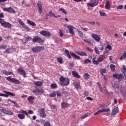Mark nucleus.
I'll use <instances>...</instances> for the list:
<instances>
[{
  "label": "nucleus",
  "mask_w": 126,
  "mask_h": 126,
  "mask_svg": "<svg viewBox=\"0 0 126 126\" xmlns=\"http://www.w3.org/2000/svg\"><path fill=\"white\" fill-rule=\"evenodd\" d=\"M49 97H50V98H54V97H56V92L51 93L49 94Z\"/></svg>",
  "instance_id": "nucleus-43"
},
{
  "label": "nucleus",
  "mask_w": 126,
  "mask_h": 126,
  "mask_svg": "<svg viewBox=\"0 0 126 126\" xmlns=\"http://www.w3.org/2000/svg\"><path fill=\"white\" fill-rule=\"evenodd\" d=\"M3 93H5V94H6V95H8V96H12L13 97H14V96H15V94H13V93H11L10 92H6L5 91H4Z\"/></svg>",
  "instance_id": "nucleus-25"
},
{
  "label": "nucleus",
  "mask_w": 126,
  "mask_h": 126,
  "mask_svg": "<svg viewBox=\"0 0 126 126\" xmlns=\"http://www.w3.org/2000/svg\"><path fill=\"white\" fill-rule=\"evenodd\" d=\"M75 87L76 89H79V88H80V84H79V83H76L75 84Z\"/></svg>",
  "instance_id": "nucleus-54"
},
{
  "label": "nucleus",
  "mask_w": 126,
  "mask_h": 126,
  "mask_svg": "<svg viewBox=\"0 0 126 126\" xmlns=\"http://www.w3.org/2000/svg\"><path fill=\"white\" fill-rule=\"evenodd\" d=\"M32 42L33 43H39V44H43V43H44L45 41L40 37L35 36L33 37Z\"/></svg>",
  "instance_id": "nucleus-7"
},
{
  "label": "nucleus",
  "mask_w": 126,
  "mask_h": 126,
  "mask_svg": "<svg viewBox=\"0 0 126 126\" xmlns=\"http://www.w3.org/2000/svg\"><path fill=\"white\" fill-rule=\"evenodd\" d=\"M66 28L69 29V32L70 34H71V35H74V31L73 29H74V27H72L70 25H68L66 26Z\"/></svg>",
  "instance_id": "nucleus-16"
},
{
  "label": "nucleus",
  "mask_w": 126,
  "mask_h": 126,
  "mask_svg": "<svg viewBox=\"0 0 126 126\" xmlns=\"http://www.w3.org/2000/svg\"><path fill=\"white\" fill-rule=\"evenodd\" d=\"M19 114H18V117L20 120H23L25 119V115L26 116H28V112H26V111L24 110H20L19 112Z\"/></svg>",
  "instance_id": "nucleus-4"
},
{
  "label": "nucleus",
  "mask_w": 126,
  "mask_h": 126,
  "mask_svg": "<svg viewBox=\"0 0 126 126\" xmlns=\"http://www.w3.org/2000/svg\"><path fill=\"white\" fill-rule=\"evenodd\" d=\"M84 77L85 79H89V78H90V75L88 73H86L84 75Z\"/></svg>",
  "instance_id": "nucleus-36"
},
{
  "label": "nucleus",
  "mask_w": 126,
  "mask_h": 126,
  "mask_svg": "<svg viewBox=\"0 0 126 126\" xmlns=\"http://www.w3.org/2000/svg\"><path fill=\"white\" fill-rule=\"evenodd\" d=\"M100 47L99 48L100 51H104V46L101 45H99Z\"/></svg>",
  "instance_id": "nucleus-60"
},
{
  "label": "nucleus",
  "mask_w": 126,
  "mask_h": 126,
  "mask_svg": "<svg viewBox=\"0 0 126 126\" xmlns=\"http://www.w3.org/2000/svg\"><path fill=\"white\" fill-rule=\"evenodd\" d=\"M0 23L1 24V25L3 26L4 23H5V22L4 21V20H3V19L0 18Z\"/></svg>",
  "instance_id": "nucleus-48"
},
{
  "label": "nucleus",
  "mask_w": 126,
  "mask_h": 126,
  "mask_svg": "<svg viewBox=\"0 0 126 126\" xmlns=\"http://www.w3.org/2000/svg\"><path fill=\"white\" fill-rule=\"evenodd\" d=\"M57 61L59 63H63V58L62 57L60 58H57Z\"/></svg>",
  "instance_id": "nucleus-41"
},
{
  "label": "nucleus",
  "mask_w": 126,
  "mask_h": 126,
  "mask_svg": "<svg viewBox=\"0 0 126 126\" xmlns=\"http://www.w3.org/2000/svg\"><path fill=\"white\" fill-rule=\"evenodd\" d=\"M40 34L44 37H50L51 36V33L47 31H41Z\"/></svg>",
  "instance_id": "nucleus-14"
},
{
  "label": "nucleus",
  "mask_w": 126,
  "mask_h": 126,
  "mask_svg": "<svg viewBox=\"0 0 126 126\" xmlns=\"http://www.w3.org/2000/svg\"><path fill=\"white\" fill-rule=\"evenodd\" d=\"M105 8L108 10L111 9V4H110V1H107L105 4Z\"/></svg>",
  "instance_id": "nucleus-23"
},
{
  "label": "nucleus",
  "mask_w": 126,
  "mask_h": 126,
  "mask_svg": "<svg viewBox=\"0 0 126 126\" xmlns=\"http://www.w3.org/2000/svg\"><path fill=\"white\" fill-rule=\"evenodd\" d=\"M32 93H33V94H35V95H37V94H38V91H37L36 89L35 90H33L32 91Z\"/></svg>",
  "instance_id": "nucleus-57"
},
{
  "label": "nucleus",
  "mask_w": 126,
  "mask_h": 126,
  "mask_svg": "<svg viewBox=\"0 0 126 126\" xmlns=\"http://www.w3.org/2000/svg\"><path fill=\"white\" fill-rule=\"evenodd\" d=\"M101 113H102V110H101H101H98L97 112L94 113V115H99V114H101Z\"/></svg>",
  "instance_id": "nucleus-56"
},
{
  "label": "nucleus",
  "mask_w": 126,
  "mask_h": 126,
  "mask_svg": "<svg viewBox=\"0 0 126 126\" xmlns=\"http://www.w3.org/2000/svg\"><path fill=\"white\" fill-rule=\"evenodd\" d=\"M37 5L38 7V12L40 14H41V13H42V5L41 1H38L37 3Z\"/></svg>",
  "instance_id": "nucleus-17"
},
{
  "label": "nucleus",
  "mask_w": 126,
  "mask_h": 126,
  "mask_svg": "<svg viewBox=\"0 0 126 126\" xmlns=\"http://www.w3.org/2000/svg\"><path fill=\"white\" fill-rule=\"evenodd\" d=\"M56 94H57V96L58 97H61V96H62V95H63V94H62V93H61L59 91H57L56 92Z\"/></svg>",
  "instance_id": "nucleus-55"
},
{
  "label": "nucleus",
  "mask_w": 126,
  "mask_h": 126,
  "mask_svg": "<svg viewBox=\"0 0 126 126\" xmlns=\"http://www.w3.org/2000/svg\"><path fill=\"white\" fill-rule=\"evenodd\" d=\"M34 85L36 87V86H37V87H40L41 86H42L43 85V82L40 81H37L35 83H34Z\"/></svg>",
  "instance_id": "nucleus-22"
},
{
  "label": "nucleus",
  "mask_w": 126,
  "mask_h": 126,
  "mask_svg": "<svg viewBox=\"0 0 126 126\" xmlns=\"http://www.w3.org/2000/svg\"><path fill=\"white\" fill-rule=\"evenodd\" d=\"M59 11H62L63 13L64 14H67V13H66V11H65V10L63 9V8H61L59 9Z\"/></svg>",
  "instance_id": "nucleus-44"
},
{
  "label": "nucleus",
  "mask_w": 126,
  "mask_h": 126,
  "mask_svg": "<svg viewBox=\"0 0 126 126\" xmlns=\"http://www.w3.org/2000/svg\"><path fill=\"white\" fill-rule=\"evenodd\" d=\"M50 87L52 89H56V88L58 87V85H57V84H51Z\"/></svg>",
  "instance_id": "nucleus-40"
},
{
  "label": "nucleus",
  "mask_w": 126,
  "mask_h": 126,
  "mask_svg": "<svg viewBox=\"0 0 126 126\" xmlns=\"http://www.w3.org/2000/svg\"><path fill=\"white\" fill-rule=\"evenodd\" d=\"M87 117H88V114H86L82 116L81 117V119H85L86 118H87Z\"/></svg>",
  "instance_id": "nucleus-58"
},
{
  "label": "nucleus",
  "mask_w": 126,
  "mask_h": 126,
  "mask_svg": "<svg viewBox=\"0 0 126 126\" xmlns=\"http://www.w3.org/2000/svg\"><path fill=\"white\" fill-rule=\"evenodd\" d=\"M18 21L19 24H20V25H21L22 26H23L24 25H25V24L23 23V22L22 21V20H21V19H18Z\"/></svg>",
  "instance_id": "nucleus-42"
},
{
  "label": "nucleus",
  "mask_w": 126,
  "mask_h": 126,
  "mask_svg": "<svg viewBox=\"0 0 126 126\" xmlns=\"http://www.w3.org/2000/svg\"><path fill=\"white\" fill-rule=\"evenodd\" d=\"M112 87H113V88L117 89L119 88V87H120V86H119V85H118V84L117 83H114V85H112Z\"/></svg>",
  "instance_id": "nucleus-49"
},
{
  "label": "nucleus",
  "mask_w": 126,
  "mask_h": 126,
  "mask_svg": "<svg viewBox=\"0 0 126 126\" xmlns=\"http://www.w3.org/2000/svg\"><path fill=\"white\" fill-rule=\"evenodd\" d=\"M17 71L20 75H22L23 77H26V72L22 68V67H20L17 69Z\"/></svg>",
  "instance_id": "nucleus-11"
},
{
  "label": "nucleus",
  "mask_w": 126,
  "mask_h": 126,
  "mask_svg": "<svg viewBox=\"0 0 126 126\" xmlns=\"http://www.w3.org/2000/svg\"><path fill=\"white\" fill-rule=\"evenodd\" d=\"M91 37L93 39H94V41L96 42H99V41L101 40V37L100 36H98V34L95 33H92Z\"/></svg>",
  "instance_id": "nucleus-12"
},
{
  "label": "nucleus",
  "mask_w": 126,
  "mask_h": 126,
  "mask_svg": "<svg viewBox=\"0 0 126 126\" xmlns=\"http://www.w3.org/2000/svg\"><path fill=\"white\" fill-rule=\"evenodd\" d=\"M125 59H126V51L124 52L123 56H122L120 58V60H121V61H123V60H125Z\"/></svg>",
  "instance_id": "nucleus-31"
},
{
  "label": "nucleus",
  "mask_w": 126,
  "mask_h": 126,
  "mask_svg": "<svg viewBox=\"0 0 126 126\" xmlns=\"http://www.w3.org/2000/svg\"><path fill=\"white\" fill-rule=\"evenodd\" d=\"M99 14H100V16H107V15L106 14V13L105 12H102V11H99Z\"/></svg>",
  "instance_id": "nucleus-47"
},
{
  "label": "nucleus",
  "mask_w": 126,
  "mask_h": 126,
  "mask_svg": "<svg viewBox=\"0 0 126 126\" xmlns=\"http://www.w3.org/2000/svg\"><path fill=\"white\" fill-rule=\"evenodd\" d=\"M60 81V85L63 86H67L69 85L70 80L68 78H64L63 76H61L59 78Z\"/></svg>",
  "instance_id": "nucleus-2"
},
{
  "label": "nucleus",
  "mask_w": 126,
  "mask_h": 126,
  "mask_svg": "<svg viewBox=\"0 0 126 126\" xmlns=\"http://www.w3.org/2000/svg\"><path fill=\"white\" fill-rule=\"evenodd\" d=\"M118 113H119V107H116L112 110L111 115V116H115V115L118 114Z\"/></svg>",
  "instance_id": "nucleus-18"
},
{
  "label": "nucleus",
  "mask_w": 126,
  "mask_h": 126,
  "mask_svg": "<svg viewBox=\"0 0 126 126\" xmlns=\"http://www.w3.org/2000/svg\"><path fill=\"white\" fill-rule=\"evenodd\" d=\"M0 96H2V97H8V95L6 94H0Z\"/></svg>",
  "instance_id": "nucleus-59"
},
{
  "label": "nucleus",
  "mask_w": 126,
  "mask_h": 126,
  "mask_svg": "<svg viewBox=\"0 0 126 126\" xmlns=\"http://www.w3.org/2000/svg\"><path fill=\"white\" fill-rule=\"evenodd\" d=\"M98 4V1L97 0H92L91 3H88V6H91V7H94Z\"/></svg>",
  "instance_id": "nucleus-13"
},
{
  "label": "nucleus",
  "mask_w": 126,
  "mask_h": 126,
  "mask_svg": "<svg viewBox=\"0 0 126 126\" xmlns=\"http://www.w3.org/2000/svg\"><path fill=\"white\" fill-rule=\"evenodd\" d=\"M105 59H106V56L104 55H100L97 58V59L96 57L93 58L92 62L94 64L98 65V64H99L100 63H102V62H103Z\"/></svg>",
  "instance_id": "nucleus-1"
},
{
  "label": "nucleus",
  "mask_w": 126,
  "mask_h": 126,
  "mask_svg": "<svg viewBox=\"0 0 126 126\" xmlns=\"http://www.w3.org/2000/svg\"><path fill=\"white\" fill-rule=\"evenodd\" d=\"M59 34H60V37L63 36V31L61 30H59Z\"/></svg>",
  "instance_id": "nucleus-53"
},
{
  "label": "nucleus",
  "mask_w": 126,
  "mask_h": 126,
  "mask_svg": "<svg viewBox=\"0 0 126 126\" xmlns=\"http://www.w3.org/2000/svg\"><path fill=\"white\" fill-rule=\"evenodd\" d=\"M101 110V112H104L105 113L110 112L111 110L110 108H102Z\"/></svg>",
  "instance_id": "nucleus-37"
},
{
  "label": "nucleus",
  "mask_w": 126,
  "mask_h": 126,
  "mask_svg": "<svg viewBox=\"0 0 126 126\" xmlns=\"http://www.w3.org/2000/svg\"><path fill=\"white\" fill-rule=\"evenodd\" d=\"M48 16H50V17H54L55 16V13H53V11L52 10H50L48 13Z\"/></svg>",
  "instance_id": "nucleus-29"
},
{
  "label": "nucleus",
  "mask_w": 126,
  "mask_h": 126,
  "mask_svg": "<svg viewBox=\"0 0 126 126\" xmlns=\"http://www.w3.org/2000/svg\"><path fill=\"white\" fill-rule=\"evenodd\" d=\"M28 114H29L30 115H32L34 114V111H33L32 110H29Z\"/></svg>",
  "instance_id": "nucleus-62"
},
{
  "label": "nucleus",
  "mask_w": 126,
  "mask_h": 126,
  "mask_svg": "<svg viewBox=\"0 0 126 126\" xmlns=\"http://www.w3.org/2000/svg\"><path fill=\"white\" fill-rule=\"evenodd\" d=\"M88 23H89V24H91V25H95V22L94 21L89 22H88Z\"/></svg>",
  "instance_id": "nucleus-64"
},
{
  "label": "nucleus",
  "mask_w": 126,
  "mask_h": 126,
  "mask_svg": "<svg viewBox=\"0 0 126 126\" xmlns=\"http://www.w3.org/2000/svg\"><path fill=\"white\" fill-rule=\"evenodd\" d=\"M3 27L5 28H11V24L9 23V22H5Z\"/></svg>",
  "instance_id": "nucleus-19"
},
{
  "label": "nucleus",
  "mask_w": 126,
  "mask_h": 126,
  "mask_svg": "<svg viewBox=\"0 0 126 126\" xmlns=\"http://www.w3.org/2000/svg\"><path fill=\"white\" fill-rule=\"evenodd\" d=\"M6 80L8 81H11L13 83H15V84H20V81L15 78H12L11 77L9 76L6 78Z\"/></svg>",
  "instance_id": "nucleus-8"
},
{
  "label": "nucleus",
  "mask_w": 126,
  "mask_h": 126,
  "mask_svg": "<svg viewBox=\"0 0 126 126\" xmlns=\"http://www.w3.org/2000/svg\"><path fill=\"white\" fill-rule=\"evenodd\" d=\"M1 49H3L4 50L6 49V45L3 44L2 45H0V50H1Z\"/></svg>",
  "instance_id": "nucleus-51"
},
{
  "label": "nucleus",
  "mask_w": 126,
  "mask_h": 126,
  "mask_svg": "<svg viewBox=\"0 0 126 126\" xmlns=\"http://www.w3.org/2000/svg\"><path fill=\"white\" fill-rule=\"evenodd\" d=\"M61 106H62V108H63V109H65V108H67V107H68V106H69V104H68V103H65L64 102H63L61 103Z\"/></svg>",
  "instance_id": "nucleus-24"
},
{
  "label": "nucleus",
  "mask_w": 126,
  "mask_h": 126,
  "mask_svg": "<svg viewBox=\"0 0 126 126\" xmlns=\"http://www.w3.org/2000/svg\"><path fill=\"white\" fill-rule=\"evenodd\" d=\"M78 34L80 37L81 38H83L85 36V34H83V32H82L79 31V30H77Z\"/></svg>",
  "instance_id": "nucleus-27"
},
{
  "label": "nucleus",
  "mask_w": 126,
  "mask_h": 126,
  "mask_svg": "<svg viewBox=\"0 0 126 126\" xmlns=\"http://www.w3.org/2000/svg\"><path fill=\"white\" fill-rule=\"evenodd\" d=\"M94 52L95 54H96V55H98V56L99 55H100V51H99V49H98V47H97V46H95L94 47Z\"/></svg>",
  "instance_id": "nucleus-33"
},
{
  "label": "nucleus",
  "mask_w": 126,
  "mask_h": 126,
  "mask_svg": "<svg viewBox=\"0 0 126 126\" xmlns=\"http://www.w3.org/2000/svg\"><path fill=\"white\" fill-rule=\"evenodd\" d=\"M107 49H108L109 51H112V46L110 44L107 45V47H105V50H107Z\"/></svg>",
  "instance_id": "nucleus-45"
},
{
  "label": "nucleus",
  "mask_w": 126,
  "mask_h": 126,
  "mask_svg": "<svg viewBox=\"0 0 126 126\" xmlns=\"http://www.w3.org/2000/svg\"><path fill=\"white\" fill-rule=\"evenodd\" d=\"M3 10V11H6L9 13H15V10H14L13 8H11V7L8 8H4Z\"/></svg>",
  "instance_id": "nucleus-15"
},
{
  "label": "nucleus",
  "mask_w": 126,
  "mask_h": 126,
  "mask_svg": "<svg viewBox=\"0 0 126 126\" xmlns=\"http://www.w3.org/2000/svg\"><path fill=\"white\" fill-rule=\"evenodd\" d=\"M43 125L44 126H52L49 121H45L44 123H43Z\"/></svg>",
  "instance_id": "nucleus-38"
},
{
  "label": "nucleus",
  "mask_w": 126,
  "mask_h": 126,
  "mask_svg": "<svg viewBox=\"0 0 126 126\" xmlns=\"http://www.w3.org/2000/svg\"><path fill=\"white\" fill-rule=\"evenodd\" d=\"M121 94H122V95L123 97H126V92L125 90H122L121 91Z\"/></svg>",
  "instance_id": "nucleus-50"
},
{
  "label": "nucleus",
  "mask_w": 126,
  "mask_h": 126,
  "mask_svg": "<svg viewBox=\"0 0 126 126\" xmlns=\"http://www.w3.org/2000/svg\"><path fill=\"white\" fill-rule=\"evenodd\" d=\"M38 115L40 118L43 119L46 118V113L45 112V108H41L40 110H38Z\"/></svg>",
  "instance_id": "nucleus-9"
},
{
  "label": "nucleus",
  "mask_w": 126,
  "mask_h": 126,
  "mask_svg": "<svg viewBox=\"0 0 126 126\" xmlns=\"http://www.w3.org/2000/svg\"><path fill=\"white\" fill-rule=\"evenodd\" d=\"M3 74H5V75H11L12 74V72H8L6 70H3Z\"/></svg>",
  "instance_id": "nucleus-28"
},
{
  "label": "nucleus",
  "mask_w": 126,
  "mask_h": 126,
  "mask_svg": "<svg viewBox=\"0 0 126 126\" xmlns=\"http://www.w3.org/2000/svg\"><path fill=\"white\" fill-rule=\"evenodd\" d=\"M35 88L38 93H42V94H44V93H45V91H43V89H38L36 87H35Z\"/></svg>",
  "instance_id": "nucleus-30"
},
{
  "label": "nucleus",
  "mask_w": 126,
  "mask_h": 126,
  "mask_svg": "<svg viewBox=\"0 0 126 126\" xmlns=\"http://www.w3.org/2000/svg\"><path fill=\"white\" fill-rule=\"evenodd\" d=\"M45 50V48L43 46H37L34 47L32 48V51L33 53H40V52H42V51H44Z\"/></svg>",
  "instance_id": "nucleus-5"
},
{
  "label": "nucleus",
  "mask_w": 126,
  "mask_h": 126,
  "mask_svg": "<svg viewBox=\"0 0 126 126\" xmlns=\"http://www.w3.org/2000/svg\"><path fill=\"white\" fill-rule=\"evenodd\" d=\"M92 63V62L88 59H86L84 61V64H85L86 63Z\"/></svg>",
  "instance_id": "nucleus-35"
},
{
  "label": "nucleus",
  "mask_w": 126,
  "mask_h": 126,
  "mask_svg": "<svg viewBox=\"0 0 126 126\" xmlns=\"http://www.w3.org/2000/svg\"><path fill=\"white\" fill-rule=\"evenodd\" d=\"M113 77L114 78H116V79L118 80V81L119 82L120 81H122V80H125V77L124 76V75H123L122 73L121 74H118V73H115L113 75Z\"/></svg>",
  "instance_id": "nucleus-6"
},
{
  "label": "nucleus",
  "mask_w": 126,
  "mask_h": 126,
  "mask_svg": "<svg viewBox=\"0 0 126 126\" xmlns=\"http://www.w3.org/2000/svg\"><path fill=\"white\" fill-rule=\"evenodd\" d=\"M72 74L74 77H76L77 78H80V75L78 74V73L76 71H73L72 72Z\"/></svg>",
  "instance_id": "nucleus-21"
},
{
  "label": "nucleus",
  "mask_w": 126,
  "mask_h": 126,
  "mask_svg": "<svg viewBox=\"0 0 126 126\" xmlns=\"http://www.w3.org/2000/svg\"><path fill=\"white\" fill-rule=\"evenodd\" d=\"M124 8V5H119L118 6H117V9H123Z\"/></svg>",
  "instance_id": "nucleus-52"
},
{
  "label": "nucleus",
  "mask_w": 126,
  "mask_h": 126,
  "mask_svg": "<svg viewBox=\"0 0 126 126\" xmlns=\"http://www.w3.org/2000/svg\"><path fill=\"white\" fill-rule=\"evenodd\" d=\"M34 99L35 98H34V97L32 96H30L28 98V100L29 101V102H30V103H31V102H32Z\"/></svg>",
  "instance_id": "nucleus-34"
},
{
  "label": "nucleus",
  "mask_w": 126,
  "mask_h": 126,
  "mask_svg": "<svg viewBox=\"0 0 126 126\" xmlns=\"http://www.w3.org/2000/svg\"><path fill=\"white\" fill-rule=\"evenodd\" d=\"M106 71H107V70L105 68L101 69V73L103 74V73H106Z\"/></svg>",
  "instance_id": "nucleus-61"
},
{
  "label": "nucleus",
  "mask_w": 126,
  "mask_h": 126,
  "mask_svg": "<svg viewBox=\"0 0 126 126\" xmlns=\"http://www.w3.org/2000/svg\"><path fill=\"white\" fill-rule=\"evenodd\" d=\"M76 54H77V55H79V56H87V54H86V53L83 51H76Z\"/></svg>",
  "instance_id": "nucleus-20"
},
{
  "label": "nucleus",
  "mask_w": 126,
  "mask_h": 126,
  "mask_svg": "<svg viewBox=\"0 0 126 126\" xmlns=\"http://www.w3.org/2000/svg\"><path fill=\"white\" fill-rule=\"evenodd\" d=\"M0 111L2 114L8 115V116H12V115H13V112H12L10 110L0 109Z\"/></svg>",
  "instance_id": "nucleus-10"
},
{
  "label": "nucleus",
  "mask_w": 126,
  "mask_h": 126,
  "mask_svg": "<svg viewBox=\"0 0 126 126\" xmlns=\"http://www.w3.org/2000/svg\"><path fill=\"white\" fill-rule=\"evenodd\" d=\"M110 67L112 71H114L116 69V65H115L114 64H110Z\"/></svg>",
  "instance_id": "nucleus-32"
},
{
  "label": "nucleus",
  "mask_w": 126,
  "mask_h": 126,
  "mask_svg": "<svg viewBox=\"0 0 126 126\" xmlns=\"http://www.w3.org/2000/svg\"><path fill=\"white\" fill-rule=\"evenodd\" d=\"M82 29L83 31H84L85 32H87V31H88V29L87 28H82Z\"/></svg>",
  "instance_id": "nucleus-63"
},
{
  "label": "nucleus",
  "mask_w": 126,
  "mask_h": 126,
  "mask_svg": "<svg viewBox=\"0 0 126 126\" xmlns=\"http://www.w3.org/2000/svg\"><path fill=\"white\" fill-rule=\"evenodd\" d=\"M65 53L66 54V55H67L68 59H71V56L72 57H73V58H75V59H76V60H81V58H80V57L77 56L76 54H75V53H72L71 52H70L69 53V51H68V50H65ZM71 55V56H70Z\"/></svg>",
  "instance_id": "nucleus-3"
},
{
  "label": "nucleus",
  "mask_w": 126,
  "mask_h": 126,
  "mask_svg": "<svg viewBox=\"0 0 126 126\" xmlns=\"http://www.w3.org/2000/svg\"><path fill=\"white\" fill-rule=\"evenodd\" d=\"M27 23H28V24H30V25H31V26H36V24L35 23V22L31 21V20H27Z\"/></svg>",
  "instance_id": "nucleus-26"
},
{
  "label": "nucleus",
  "mask_w": 126,
  "mask_h": 126,
  "mask_svg": "<svg viewBox=\"0 0 126 126\" xmlns=\"http://www.w3.org/2000/svg\"><path fill=\"white\" fill-rule=\"evenodd\" d=\"M11 51H10V49L9 48L6 49L4 51V54H10Z\"/></svg>",
  "instance_id": "nucleus-46"
},
{
  "label": "nucleus",
  "mask_w": 126,
  "mask_h": 126,
  "mask_svg": "<svg viewBox=\"0 0 126 126\" xmlns=\"http://www.w3.org/2000/svg\"><path fill=\"white\" fill-rule=\"evenodd\" d=\"M23 27L27 31V32H29V31L31 30V29L27 26L25 24L23 26Z\"/></svg>",
  "instance_id": "nucleus-39"
}]
</instances>
